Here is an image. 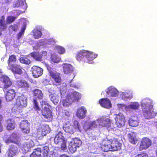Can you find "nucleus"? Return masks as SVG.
Returning <instances> with one entry per match:
<instances>
[{
  "label": "nucleus",
  "instance_id": "1",
  "mask_svg": "<svg viewBox=\"0 0 157 157\" xmlns=\"http://www.w3.org/2000/svg\"><path fill=\"white\" fill-rule=\"evenodd\" d=\"M144 117L148 119L153 118L156 116V113L153 111V109L152 101L148 98H145L141 102Z\"/></svg>",
  "mask_w": 157,
  "mask_h": 157
},
{
  "label": "nucleus",
  "instance_id": "2",
  "mask_svg": "<svg viewBox=\"0 0 157 157\" xmlns=\"http://www.w3.org/2000/svg\"><path fill=\"white\" fill-rule=\"evenodd\" d=\"M121 144L116 139H110L109 137H107L103 141L101 147V150L105 152L109 151H115L120 149Z\"/></svg>",
  "mask_w": 157,
  "mask_h": 157
},
{
  "label": "nucleus",
  "instance_id": "3",
  "mask_svg": "<svg viewBox=\"0 0 157 157\" xmlns=\"http://www.w3.org/2000/svg\"><path fill=\"white\" fill-rule=\"evenodd\" d=\"M98 56L97 54L93 52L83 50L78 53L76 58L78 61L82 60L88 63L92 64L93 63L94 59Z\"/></svg>",
  "mask_w": 157,
  "mask_h": 157
},
{
  "label": "nucleus",
  "instance_id": "4",
  "mask_svg": "<svg viewBox=\"0 0 157 157\" xmlns=\"http://www.w3.org/2000/svg\"><path fill=\"white\" fill-rule=\"evenodd\" d=\"M81 94L76 91L69 93L65 99H62L63 101V105L64 106H68L73 101H78L81 98Z\"/></svg>",
  "mask_w": 157,
  "mask_h": 157
},
{
  "label": "nucleus",
  "instance_id": "5",
  "mask_svg": "<svg viewBox=\"0 0 157 157\" xmlns=\"http://www.w3.org/2000/svg\"><path fill=\"white\" fill-rule=\"evenodd\" d=\"M40 103L43 109L42 111V115L47 119V121H51L52 119V117L49 104L46 101H43Z\"/></svg>",
  "mask_w": 157,
  "mask_h": 157
},
{
  "label": "nucleus",
  "instance_id": "6",
  "mask_svg": "<svg viewBox=\"0 0 157 157\" xmlns=\"http://www.w3.org/2000/svg\"><path fill=\"white\" fill-rule=\"evenodd\" d=\"M54 142L56 144L60 146L62 150H65L67 149L66 141L61 132L56 134L54 139Z\"/></svg>",
  "mask_w": 157,
  "mask_h": 157
},
{
  "label": "nucleus",
  "instance_id": "7",
  "mask_svg": "<svg viewBox=\"0 0 157 157\" xmlns=\"http://www.w3.org/2000/svg\"><path fill=\"white\" fill-rule=\"evenodd\" d=\"M74 124V126H73L69 123L65 124L63 126L64 130L67 133L73 134L76 130H80V128L78 121H75Z\"/></svg>",
  "mask_w": 157,
  "mask_h": 157
},
{
  "label": "nucleus",
  "instance_id": "8",
  "mask_svg": "<svg viewBox=\"0 0 157 157\" xmlns=\"http://www.w3.org/2000/svg\"><path fill=\"white\" fill-rule=\"evenodd\" d=\"M3 140L7 144L12 142L20 145V141L19 135L16 132L12 133L9 137L5 135L3 137Z\"/></svg>",
  "mask_w": 157,
  "mask_h": 157
},
{
  "label": "nucleus",
  "instance_id": "9",
  "mask_svg": "<svg viewBox=\"0 0 157 157\" xmlns=\"http://www.w3.org/2000/svg\"><path fill=\"white\" fill-rule=\"evenodd\" d=\"M56 43L55 40L53 38L49 39H45L43 40H41L40 43H37L33 47L34 49L37 50L40 48H46L48 46V45H53Z\"/></svg>",
  "mask_w": 157,
  "mask_h": 157
},
{
  "label": "nucleus",
  "instance_id": "10",
  "mask_svg": "<svg viewBox=\"0 0 157 157\" xmlns=\"http://www.w3.org/2000/svg\"><path fill=\"white\" fill-rule=\"evenodd\" d=\"M114 115L115 124L119 128L123 127L126 122L125 116L121 113H114Z\"/></svg>",
  "mask_w": 157,
  "mask_h": 157
},
{
  "label": "nucleus",
  "instance_id": "11",
  "mask_svg": "<svg viewBox=\"0 0 157 157\" xmlns=\"http://www.w3.org/2000/svg\"><path fill=\"white\" fill-rule=\"evenodd\" d=\"M82 143V141L77 138L72 139L68 145L69 149L71 153L75 152L77 147H79Z\"/></svg>",
  "mask_w": 157,
  "mask_h": 157
},
{
  "label": "nucleus",
  "instance_id": "12",
  "mask_svg": "<svg viewBox=\"0 0 157 157\" xmlns=\"http://www.w3.org/2000/svg\"><path fill=\"white\" fill-rule=\"evenodd\" d=\"M27 98L26 96L21 95L18 97L16 99V105L20 109H22L27 105Z\"/></svg>",
  "mask_w": 157,
  "mask_h": 157
},
{
  "label": "nucleus",
  "instance_id": "13",
  "mask_svg": "<svg viewBox=\"0 0 157 157\" xmlns=\"http://www.w3.org/2000/svg\"><path fill=\"white\" fill-rule=\"evenodd\" d=\"M2 83L0 87L4 89H6L11 86L12 83L10 78L6 75H2L0 78Z\"/></svg>",
  "mask_w": 157,
  "mask_h": 157
},
{
  "label": "nucleus",
  "instance_id": "14",
  "mask_svg": "<svg viewBox=\"0 0 157 157\" xmlns=\"http://www.w3.org/2000/svg\"><path fill=\"white\" fill-rule=\"evenodd\" d=\"M48 69L49 70L51 76L55 82L57 83H60L61 81L60 74L53 69L50 68L49 69L48 68Z\"/></svg>",
  "mask_w": 157,
  "mask_h": 157
},
{
  "label": "nucleus",
  "instance_id": "15",
  "mask_svg": "<svg viewBox=\"0 0 157 157\" xmlns=\"http://www.w3.org/2000/svg\"><path fill=\"white\" fill-rule=\"evenodd\" d=\"M34 145V142L30 140L21 144L20 147L23 152L26 153L29 151V148Z\"/></svg>",
  "mask_w": 157,
  "mask_h": 157
},
{
  "label": "nucleus",
  "instance_id": "16",
  "mask_svg": "<svg viewBox=\"0 0 157 157\" xmlns=\"http://www.w3.org/2000/svg\"><path fill=\"white\" fill-rule=\"evenodd\" d=\"M151 141L149 138L147 137L143 138L140 147V150L146 149L151 145Z\"/></svg>",
  "mask_w": 157,
  "mask_h": 157
},
{
  "label": "nucleus",
  "instance_id": "17",
  "mask_svg": "<svg viewBox=\"0 0 157 157\" xmlns=\"http://www.w3.org/2000/svg\"><path fill=\"white\" fill-rule=\"evenodd\" d=\"M105 91L108 96L116 97L119 94V92L117 89L113 86H110L107 88Z\"/></svg>",
  "mask_w": 157,
  "mask_h": 157
},
{
  "label": "nucleus",
  "instance_id": "18",
  "mask_svg": "<svg viewBox=\"0 0 157 157\" xmlns=\"http://www.w3.org/2000/svg\"><path fill=\"white\" fill-rule=\"evenodd\" d=\"M97 122L98 124L102 127H109L111 124V122L110 119L107 118H101L97 120Z\"/></svg>",
  "mask_w": 157,
  "mask_h": 157
},
{
  "label": "nucleus",
  "instance_id": "19",
  "mask_svg": "<svg viewBox=\"0 0 157 157\" xmlns=\"http://www.w3.org/2000/svg\"><path fill=\"white\" fill-rule=\"evenodd\" d=\"M31 71L33 77L38 78L43 74V69L36 66H33L31 68Z\"/></svg>",
  "mask_w": 157,
  "mask_h": 157
},
{
  "label": "nucleus",
  "instance_id": "20",
  "mask_svg": "<svg viewBox=\"0 0 157 157\" xmlns=\"http://www.w3.org/2000/svg\"><path fill=\"white\" fill-rule=\"evenodd\" d=\"M86 112V108L84 106H82L77 109L76 113V116L79 119H82L85 117Z\"/></svg>",
  "mask_w": 157,
  "mask_h": 157
},
{
  "label": "nucleus",
  "instance_id": "21",
  "mask_svg": "<svg viewBox=\"0 0 157 157\" xmlns=\"http://www.w3.org/2000/svg\"><path fill=\"white\" fill-rule=\"evenodd\" d=\"M29 124L27 121H22L20 124V128L22 131L24 133H28L29 132Z\"/></svg>",
  "mask_w": 157,
  "mask_h": 157
},
{
  "label": "nucleus",
  "instance_id": "22",
  "mask_svg": "<svg viewBox=\"0 0 157 157\" xmlns=\"http://www.w3.org/2000/svg\"><path fill=\"white\" fill-rule=\"evenodd\" d=\"M15 84L18 87L22 88L25 90H27L29 87L28 83L23 79L17 80Z\"/></svg>",
  "mask_w": 157,
  "mask_h": 157
},
{
  "label": "nucleus",
  "instance_id": "23",
  "mask_svg": "<svg viewBox=\"0 0 157 157\" xmlns=\"http://www.w3.org/2000/svg\"><path fill=\"white\" fill-rule=\"evenodd\" d=\"M63 67V71L64 74H70L74 71V68L71 64L64 63L62 65Z\"/></svg>",
  "mask_w": 157,
  "mask_h": 157
},
{
  "label": "nucleus",
  "instance_id": "24",
  "mask_svg": "<svg viewBox=\"0 0 157 157\" xmlns=\"http://www.w3.org/2000/svg\"><path fill=\"white\" fill-rule=\"evenodd\" d=\"M140 107V105L138 102H132L127 106L126 111L132 113L133 110L138 109Z\"/></svg>",
  "mask_w": 157,
  "mask_h": 157
},
{
  "label": "nucleus",
  "instance_id": "25",
  "mask_svg": "<svg viewBox=\"0 0 157 157\" xmlns=\"http://www.w3.org/2000/svg\"><path fill=\"white\" fill-rule=\"evenodd\" d=\"M17 148L15 146L11 147L8 151L6 153V155L8 157H13L16 155L18 152Z\"/></svg>",
  "mask_w": 157,
  "mask_h": 157
},
{
  "label": "nucleus",
  "instance_id": "26",
  "mask_svg": "<svg viewBox=\"0 0 157 157\" xmlns=\"http://www.w3.org/2000/svg\"><path fill=\"white\" fill-rule=\"evenodd\" d=\"M99 103L101 105L106 108L109 109L112 106L111 102L108 98L101 99L99 101Z\"/></svg>",
  "mask_w": 157,
  "mask_h": 157
},
{
  "label": "nucleus",
  "instance_id": "27",
  "mask_svg": "<svg viewBox=\"0 0 157 157\" xmlns=\"http://www.w3.org/2000/svg\"><path fill=\"white\" fill-rule=\"evenodd\" d=\"M120 96L122 99L126 101L128 100H130L133 97L132 93L130 91L126 92H121Z\"/></svg>",
  "mask_w": 157,
  "mask_h": 157
},
{
  "label": "nucleus",
  "instance_id": "28",
  "mask_svg": "<svg viewBox=\"0 0 157 157\" xmlns=\"http://www.w3.org/2000/svg\"><path fill=\"white\" fill-rule=\"evenodd\" d=\"M98 123L97 122V120L96 121H92L90 122L88 125L85 124L83 126L85 130L87 131L89 129H92L94 128H96Z\"/></svg>",
  "mask_w": 157,
  "mask_h": 157
},
{
  "label": "nucleus",
  "instance_id": "29",
  "mask_svg": "<svg viewBox=\"0 0 157 157\" xmlns=\"http://www.w3.org/2000/svg\"><path fill=\"white\" fill-rule=\"evenodd\" d=\"M14 7H21L23 9L25 10L27 8V5L25 2V0H17L13 4Z\"/></svg>",
  "mask_w": 157,
  "mask_h": 157
},
{
  "label": "nucleus",
  "instance_id": "30",
  "mask_svg": "<svg viewBox=\"0 0 157 157\" xmlns=\"http://www.w3.org/2000/svg\"><path fill=\"white\" fill-rule=\"evenodd\" d=\"M15 93L14 90L11 89L7 91L5 94V98L7 101L13 100L15 96Z\"/></svg>",
  "mask_w": 157,
  "mask_h": 157
},
{
  "label": "nucleus",
  "instance_id": "31",
  "mask_svg": "<svg viewBox=\"0 0 157 157\" xmlns=\"http://www.w3.org/2000/svg\"><path fill=\"white\" fill-rule=\"evenodd\" d=\"M139 123V118L136 117H132L128 121L129 125L132 127H136L138 125Z\"/></svg>",
  "mask_w": 157,
  "mask_h": 157
},
{
  "label": "nucleus",
  "instance_id": "32",
  "mask_svg": "<svg viewBox=\"0 0 157 157\" xmlns=\"http://www.w3.org/2000/svg\"><path fill=\"white\" fill-rule=\"evenodd\" d=\"M8 68L11 70L14 73L17 74L19 75L21 74L22 73L21 67L18 65L15 64Z\"/></svg>",
  "mask_w": 157,
  "mask_h": 157
},
{
  "label": "nucleus",
  "instance_id": "33",
  "mask_svg": "<svg viewBox=\"0 0 157 157\" xmlns=\"http://www.w3.org/2000/svg\"><path fill=\"white\" fill-rule=\"evenodd\" d=\"M38 130L40 132V134L42 136H45L49 132V127L48 125H41L40 127L38 129Z\"/></svg>",
  "mask_w": 157,
  "mask_h": 157
},
{
  "label": "nucleus",
  "instance_id": "34",
  "mask_svg": "<svg viewBox=\"0 0 157 157\" xmlns=\"http://www.w3.org/2000/svg\"><path fill=\"white\" fill-rule=\"evenodd\" d=\"M136 134L133 132H131L128 134L130 142L133 144H136L138 140L136 138Z\"/></svg>",
  "mask_w": 157,
  "mask_h": 157
},
{
  "label": "nucleus",
  "instance_id": "35",
  "mask_svg": "<svg viewBox=\"0 0 157 157\" xmlns=\"http://www.w3.org/2000/svg\"><path fill=\"white\" fill-rule=\"evenodd\" d=\"M41 149L38 148L34 150V151L30 155V157H41Z\"/></svg>",
  "mask_w": 157,
  "mask_h": 157
},
{
  "label": "nucleus",
  "instance_id": "36",
  "mask_svg": "<svg viewBox=\"0 0 157 157\" xmlns=\"http://www.w3.org/2000/svg\"><path fill=\"white\" fill-rule=\"evenodd\" d=\"M7 129L8 130H12L13 129L15 126V123L13 120H8L7 121Z\"/></svg>",
  "mask_w": 157,
  "mask_h": 157
},
{
  "label": "nucleus",
  "instance_id": "37",
  "mask_svg": "<svg viewBox=\"0 0 157 157\" xmlns=\"http://www.w3.org/2000/svg\"><path fill=\"white\" fill-rule=\"evenodd\" d=\"M21 21L23 22L24 24L21 28V30L20 32L18 34L17 38L18 39H19L24 34V33L26 28V24L25 22V19L24 18H22L21 19Z\"/></svg>",
  "mask_w": 157,
  "mask_h": 157
},
{
  "label": "nucleus",
  "instance_id": "38",
  "mask_svg": "<svg viewBox=\"0 0 157 157\" xmlns=\"http://www.w3.org/2000/svg\"><path fill=\"white\" fill-rule=\"evenodd\" d=\"M16 60L17 59L15 56L12 55L10 56L8 61V68L15 64L14 63Z\"/></svg>",
  "mask_w": 157,
  "mask_h": 157
},
{
  "label": "nucleus",
  "instance_id": "39",
  "mask_svg": "<svg viewBox=\"0 0 157 157\" xmlns=\"http://www.w3.org/2000/svg\"><path fill=\"white\" fill-rule=\"evenodd\" d=\"M49 98L51 100L55 105L58 104L59 101V96L56 94H51L49 95Z\"/></svg>",
  "mask_w": 157,
  "mask_h": 157
},
{
  "label": "nucleus",
  "instance_id": "40",
  "mask_svg": "<svg viewBox=\"0 0 157 157\" xmlns=\"http://www.w3.org/2000/svg\"><path fill=\"white\" fill-rule=\"evenodd\" d=\"M31 56L36 61H41L42 60V56L41 54L38 52H33L31 54Z\"/></svg>",
  "mask_w": 157,
  "mask_h": 157
},
{
  "label": "nucleus",
  "instance_id": "41",
  "mask_svg": "<svg viewBox=\"0 0 157 157\" xmlns=\"http://www.w3.org/2000/svg\"><path fill=\"white\" fill-rule=\"evenodd\" d=\"M60 59L61 58L56 53L53 54L51 56V60L53 63H58Z\"/></svg>",
  "mask_w": 157,
  "mask_h": 157
},
{
  "label": "nucleus",
  "instance_id": "42",
  "mask_svg": "<svg viewBox=\"0 0 157 157\" xmlns=\"http://www.w3.org/2000/svg\"><path fill=\"white\" fill-rule=\"evenodd\" d=\"M34 95L40 99L43 98V94L42 91L38 89H36L33 91Z\"/></svg>",
  "mask_w": 157,
  "mask_h": 157
},
{
  "label": "nucleus",
  "instance_id": "43",
  "mask_svg": "<svg viewBox=\"0 0 157 157\" xmlns=\"http://www.w3.org/2000/svg\"><path fill=\"white\" fill-rule=\"evenodd\" d=\"M19 60L21 63L26 64H29L31 63L30 60L27 56H21Z\"/></svg>",
  "mask_w": 157,
  "mask_h": 157
},
{
  "label": "nucleus",
  "instance_id": "44",
  "mask_svg": "<svg viewBox=\"0 0 157 157\" xmlns=\"http://www.w3.org/2000/svg\"><path fill=\"white\" fill-rule=\"evenodd\" d=\"M42 33L40 31L35 29L33 31V36L35 39H39Z\"/></svg>",
  "mask_w": 157,
  "mask_h": 157
},
{
  "label": "nucleus",
  "instance_id": "45",
  "mask_svg": "<svg viewBox=\"0 0 157 157\" xmlns=\"http://www.w3.org/2000/svg\"><path fill=\"white\" fill-rule=\"evenodd\" d=\"M5 17L2 16L0 20V29L3 30L6 27V25L4 20Z\"/></svg>",
  "mask_w": 157,
  "mask_h": 157
},
{
  "label": "nucleus",
  "instance_id": "46",
  "mask_svg": "<svg viewBox=\"0 0 157 157\" xmlns=\"http://www.w3.org/2000/svg\"><path fill=\"white\" fill-rule=\"evenodd\" d=\"M56 48L59 54H63L65 52L64 48L61 46L59 45L56 46Z\"/></svg>",
  "mask_w": 157,
  "mask_h": 157
},
{
  "label": "nucleus",
  "instance_id": "47",
  "mask_svg": "<svg viewBox=\"0 0 157 157\" xmlns=\"http://www.w3.org/2000/svg\"><path fill=\"white\" fill-rule=\"evenodd\" d=\"M33 102L34 108V109L38 111L40 110V107L39 105V104L38 102H37V100L35 99L34 98H33Z\"/></svg>",
  "mask_w": 157,
  "mask_h": 157
},
{
  "label": "nucleus",
  "instance_id": "48",
  "mask_svg": "<svg viewBox=\"0 0 157 157\" xmlns=\"http://www.w3.org/2000/svg\"><path fill=\"white\" fill-rule=\"evenodd\" d=\"M49 149L48 147H44L43 148V157H48Z\"/></svg>",
  "mask_w": 157,
  "mask_h": 157
},
{
  "label": "nucleus",
  "instance_id": "49",
  "mask_svg": "<svg viewBox=\"0 0 157 157\" xmlns=\"http://www.w3.org/2000/svg\"><path fill=\"white\" fill-rule=\"evenodd\" d=\"M66 90L67 89L66 87L62 86L60 87V92L61 98H63V96L66 93Z\"/></svg>",
  "mask_w": 157,
  "mask_h": 157
},
{
  "label": "nucleus",
  "instance_id": "50",
  "mask_svg": "<svg viewBox=\"0 0 157 157\" xmlns=\"http://www.w3.org/2000/svg\"><path fill=\"white\" fill-rule=\"evenodd\" d=\"M22 109H20V107H18L17 106L16 107H14L12 109V112L16 114H18L20 113L21 110Z\"/></svg>",
  "mask_w": 157,
  "mask_h": 157
},
{
  "label": "nucleus",
  "instance_id": "51",
  "mask_svg": "<svg viewBox=\"0 0 157 157\" xmlns=\"http://www.w3.org/2000/svg\"><path fill=\"white\" fill-rule=\"evenodd\" d=\"M117 106L118 108L120 110H123V111L125 110L126 111L127 106L125 105L122 104H118Z\"/></svg>",
  "mask_w": 157,
  "mask_h": 157
},
{
  "label": "nucleus",
  "instance_id": "52",
  "mask_svg": "<svg viewBox=\"0 0 157 157\" xmlns=\"http://www.w3.org/2000/svg\"><path fill=\"white\" fill-rule=\"evenodd\" d=\"M15 18L13 16H8L7 18L6 22L7 23H10L14 21Z\"/></svg>",
  "mask_w": 157,
  "mask_h": 157
},
{
  "label": "nucleus",
  "instance_id": "53",
  "mask_svg": "<svg viewBox=\"0 0 157 157\" xmlns=\"http://www.w3.org/2000/svg\"><path fill=\"white\" fill-rule=\"evenodd\" d=\"M18 29V27L16 25H11L9 28V30L10 31H15Z\"/></svg>",
  "mask_w": 157,
  "mask_h": 157
},
{
  "label": "nucleus",
  "instance_id": "54",
  "mask_svg": "<svg viewBox=\"0 0 157 157\" xmlns=\"http://www.w3.org/2000/svg\"><path fill=\"white\" fill-rule=\"evenodd\" d=\"M148 156L147 154L143 153L142 154H138L136 155L135 157H148Z\"/></svg>",
  "mask_w": 157,
  "mask_h": 157
},
{
  "label": "nucleus",
  "instance_id": "55",
  "mask_svg": "<svg viewBox=\"0 0 157 157\" xmlns=\"http://www.w3.org/2000/svg\"><path fill=\"white\" fill-rule=\"evenodd\" d=\"M88 136L90 138V139L91 140H96V136L94 135H93L92 134H88Z\"/></svg>",
  "mask_w": 157,
  "mask_h": 157
},
{
  "label": "nucleus",
  "instance_id": "56",
  "mask_svg": "<svg viewBox=\"0 0 157 157\" xmlns=\"http://www.w3.org/2000/svg\"><path fill=\"white\" fill-rule=\"evenodd\" d=\"M55 90H54L53 88H51L49 89L48 90L49 93L51 94H54L55 93Z\"/></svg>",
  "mask_w": 157,
  "mask_h": 157
},
{
  "label": "nucleus",
  "instance_id": "57",
  "mask_svg": "<svg viewBox=\"0 0 157 157\" xmlns=\"http://www.w3.org/2000/svg\"><path fill=\"white\" fill-rule=\"evenodd\" d=\"M47 54V52L46 51H43L41 52V56H42V58L46 56Z\"/></svg>",
  "mask_w": 157,
  "mask_h": 157
},
{
  "label": "nucleus",
  "instance_id": "58",
  "mask_svg": "<svg viewBox=\"0 0 157 157\" xmlns=\"http://www.w3.org/2000/svg\"><path fill=\"white\" fill-rule=\"evenodd\" d=\"M70 86L75 88H76L77 87V86L75 84H71L70 85Z\"/></svg>",
  "mask_w": 157,
  "mask_h": 157
},
{
  "label": "nucleus",
  "instance_id": "59",
  "mask_svg": "<svg viewBox=\"0 0 157 157\" xmlns=\"http://www.w3.org/2000/svg\"><path fill=\"white\" fill-rule=\"evenodd\" d=\"M65 114L67 116H70V113L68 111L66 112Z\"/></svg>",
  "mask_w": 157,
  "mask_h": 157
},
{
  "label": "nucleus",
  "instance_id": "60",
  "mask_svg": "<svg viewBox=\"0 0 157 157\" xmlns=\"http://www.w3.org/2000/svg\"><path fill=\"white\" fill-rule=\"evenodd\" d=\"M2 126L1 124V122H0V132H1L2 131Z\"/></svg>",
  "mask_w": 157,
  "mask_h": 157
},
{
  "label": "nucleus",
  "instance_id": "61",
  "mask_svg": "<svg viewBox=\"0 0 157 157\" xmlns=\"http://www.w3.org/2000/svg\"><path fill=\"white\" fill-rule=\"evenodd\" d=\"M60 157H69L65 155H61Z\"/></svg>",
  "mask_w": 157,
  "mask_h": 157
},
{
  "label": "nucleus",
  "instance_id": "62",
  "mask_svg": "<svg viewBox=\"0 0 157 157\" xmlns=\"http://www.w3.org/2000/svg\"><path fill=\"white\" fill-rule=\"evenodd\" d=\"M154 124L157 128V121L154 122Z\"/></svg>",
  "mask_w": 157,
  "mask_h": 157
},
{
  "label": "nucleus",
  "instance_id": "63",
  "mask_svg": "<svg viewBox=\"0 0 157 157\" xmlns=\"http://www.w3.org/2000/svg\"><path fill=\"white\" fill-rule=\"evenodd\" d=\"M2 100L1 99V98H0V109H1L2 107Z\"/></svg>",
  "mask_w": 157,
  "mask_h": 157
},
{
  "label": "nucleus",
  "instance_id": "64",
  "mask_svg": "<svg viewBox=\"0 0 157 157\" xmlns=\"http://www.w3.org/2000/svg\"><path fill=\"white\" fill-rule=\"evenodd\" d=\"M21 157H26V156H22Z\"/></svg>",
  "mask_w": 157,
  "mask_h": 157
}]
</instances>
